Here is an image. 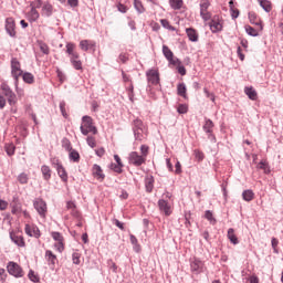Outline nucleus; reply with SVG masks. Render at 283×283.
Segmentation results:
<instances>
[{"instance_id":"obj_34","label":"nucleus","mask_w":283,"mask_h":283,"mask_svg":"<svg viewBox=\"0 0 283 283\" xmlns=\"http://www.w3.org/2000/svg\"><path fill=\"white\" fill-rule=\"evenodd\" d=\"M169 4L172 10H180L185 6V2L182 0H169Z\"/></svg>"},{"instance_id":"obj_41","label":"nucleus","mask_w":283,"mask_h":283,"mask_svg":"<svg viewBox=\"0 0 283 283\" xmlns=\"http://www.w3.org/2000/svg\"><path fill=\"white\" fill-rule=\"evenodd\" d=\"M4 149L8 154V156H14V151H15L17 147L14 146V144H7L4 146Z\"/></svg>"},{"instance_id":"obj_27","label":"nucleus","mask_w":283,"mask_h":283,"mask_svg":"<svg viewBox=\"0 0 283 283\" xmlns=\"http://www.w3.org/2000/svg\"><path fill=\"white\" fill-rule=\"evenodd\" d=\"M186 34H187L189 41H192V42L198 41V31H196V29H193V28L186 29Z\"/></svg>"},{"instance_id":"obj_59","label":"nucleus","mask_w":283,"mask_h":283,"mask_svg":"<svg viewBox=\"0 0 283 283\" xmlns=\"http://www.w3.org/2000/svg\"><path fill=\"white\" fill-rule=\"evenodd\" d=\"M271 244L274 253H277V245L280 244V241L276 238H272Z\"/></svg>"},{"instance_id":"obj_37","label":"nucleus","mask_w":283,"mask_h":283,"mask_svg":"<svg viewBox=\"0 0 283 283\" xmlns=\"http://www.w3.org/2000/svg\"><path fill=\"white\" fill-rule=\"evenodd\" d=\"M22 80L24 81V83L32 85V83H34V75L28 72L22 73Z\"/></svg>"},{"instance_id":"obj_46","label":"nucleus","mask_w":283,"mask_h":283,"mask_svg":"<svg viewBox=\"0 0 283 283\" xmlns=\"http://www.w3.org/2000/svg\"><path fill=\"white\" fill-rule=\"evenodd\" d=\"M81 252H78V251H75L73 254H72V262H73V264H76V265H78V264H81Z\"/></svg>"},{"instance_id":"obj_53","label":"nucleus","mask_w":283,"mask_h":283,"mask_svg":"<svg viewBox=\"0 0 283 283\" xmlns=\"http://www.w3.org/2000/svg\"><path fill=\"white\" fill-rule=\"evenodd\" d=\"M123 167L124 166H119V164L111 165V168L113 169V171H115V174H123Z\"/></svg>"},{"instance_id":"obj_51","label":"nucleus","mask_w":283,"mask_h":283,"mask_svg":"<svg viewBox=\"0 0 283 283\" xmlns=\"http://www.w3.org/2000/svg\"><path fill=\"white\" fill-rule=\"evenodd\" d=\"M209 6H211V2H209V0H201V2H200V11L209 10Z\"/></svg>"},{"instance_id":"obj_33","label":"nucleus","mask_w":283,"mask_h":283,"mask_svg":"<svg viewBox=\"0 0 283 283\" xmlns=\"http://www.w3.org/2000/svg\"><path fill=\"white\" fill-rule=\"evenodd\" d=\"M177 94L178 96H182V98H187V86L185 83L178 84Z\"/></svg>"},{"instance_id":"obj_44","label":"nucleus","mask_w":283,"mask_h":283,"mask_svg":"<svg viewBox=\"0 0 283 283\" xmlns=\"http://www.w3.org/2000/svg\"><path fill=\"white\" fill-rule=\"evenodd\" d=\"M134 6L137 12H139L140 14L145 12V7L143 6V2L140 0H134Z\"/></svg>"},{"instance_id":"obj_57","label":"nucleus","mask_w":283,"mask_h":283,"mask_svg":"<svg viewBox=\"0 0 283 283\" xmlns=\"http://www.w3.org/2000/svg\"><path fill=\"white\" fill-rule=\"evenodd\" d=\"M258 169H262L266 174L269 171V164L266 161H261L258 165Z\"/></svg>"},{"instance_id":"obj_10","label":"nucleus","mask_w":283,"mask_h":283,"mask_svg":"<svg viewBox=\"0 0 283 283\" xmlns=\"http://www.w3.org/2000/svg\"><path fill=\"white\" fill-rule=\"evenodd\" d=\"M52 164L57 171V176H60L61 180L64 181L65 185H67V179H69L67 171L65 170L63 165L59 163V159H56Z\"/></svg>"},{"instance_id":"obj_36","label":"nucleus","mask_w":283,"mask_h":283,"mask_svg":"<svg viewBox=\"0 0 283 283\" xmlns=\"http://www.w3.org/2000/svg\"><path fill=\"white\" fill-rule=\"evenodd\" d=\"M6 97H7V101H8V103H9V105L11 106V107H14V105H17V103H18V98H17V94H14V92L13 93H10L9 95H6Z\"/></svg>"},{"instance_id":"obj_9","label":"nucleus","mask_w":283,"mask_h":283,"mask_svg":"<svg viewBox=\"0 0 283 283\" xmlns=\"http://www.w3.org/2000/svg\"><path fill=\"white\" fill-rule=\"evenodd\" d=\"M34 209L38 211L41 218H45L48 213V203L43 199H36L33 203Z\"/></svg>"},{"instance_id":"obj_2","label":"nucleus","mask_w":283,"mask_h":283,"mask_svg":"<svg viewBox=\"0 0 283 283\" xmlns=\"http://www.w3.org/2000/svg\"><path fill=\"white\" fill-rule=\"evenodd\" d=\"M7 271L9 275H12L13 277H23L25 275V272L23 271V268L19 265V263L10 261L7 264Z\"/></svg>"},{"instance_id":"obj_64","label":"nucleus","mask_w":283,"mask_h":283,"mask_svg":"<svg viewBox=\"0 0 283 283\" xmlns=\"http://www.w3.org/2000/svg\"><path fill=\"white\" fill-rule=\"evenodd\" d=\"M31 6H33L32 8L36 10V8H43V2L41 0H35L31 3Z\"/></svg>"},{"instance_id":"obj_19","label":"nucleus","mask_w":283,"mask_h":283,"mask_svg":"<svg viewBox=\"0 0 283 283\" xmlns=\"http://www.w3.org/2000/svg\"><path fill=\"white\" fill-rule=\"evenodd\" d=\"M42 17H52L54 14V6L50 3V1H46L42 4V11H41Z\"/></svg>"},{"instance_id":"obj_18","label":"nucleus","mask_w":283,"mask_h":283,"mask_svg":"<svg viewBox=\"0 0 283 283\" xmlns=\"http://www.w3.org/2000/svg\"><path fill=\"white\" fill-rule=\"evenodd\" d=\"M66 54H69L70 59H81V55L76 52V44L72 42L66 43Z\"/></svg>"},{"instance_id":"obj_11","label":"nucleus","mask_w":283,"mask_h":283,"mask_svg":"<svg viewBox=\"0 0 283 283\" xmlns=\"http://www.w3.org/2000/svg\"><path fill=\"white\" fill-rule=\"evenodd\" d=\"M24 233L29 235V238H41V230L35 224L27 223L24 227Z\"/></svg>"},{"instance_id":"obj_4","label":"nucleus","mask_w":283,"mask_h":283,"mask_svg":"<svg viewBox=\"0 0 283 283\" xmlns=\"http://www.w3.org/2000/svg\"><path fill=\"white\" fill-rule=\"evenodd\" d=\"M147 159L139 155L137 151H132L128 156L129 165H134V167H140V165H145Z\"/></svg>"},{"instance_id":"obj_24","label":"nucleus","mask_w":283,"mask_h":283,"mask_svg":"<svg viewBox=\"0 0 283 283\" xmlns=\"http://www.w3.org/2000/svg\"><path fill=\"white\" fill-rule=\"evenodd\" d=\"M45 258H46V261L49 262L50 266H56V262H57L56 254H54L50 250H46L45 251Z\"/></svg>"},{"instance_id":"obj_45","label":"nucleus","mask_w":283,"mask_h":283,"mask_svg":"<svg viewBox=\"0 0 283 283\" xmlns=\"http://www.w3.org/2000/svg\"><path fill=\"white\" fill-rule=\"evenodd\" d=\"M160 23H161L163 28H165L166 30H170L171 32H174V30H176V28H174L171 25V23H169V20H167V19H161Z\"/></svg>"},{"instance_id":"obj_26","label":"nucleus","mask_w":283,"mask_h":283,"mask_svg":"<svg viewBox=\"0 0 283 283\" xmlns=\"http://www.w3.org/2000/svg\"><path fill=\"white\" fill-rule=\"evenodd\" d=\"M39 17L41 15L39 14V11L35 8H31L30 12H28L27 14V19L31 21V23L34 21H39Z\"/></svg>"},{"instance_id":"obj_43","label":"nucleus","mask_w":283,"mask_h":283,"mask_svg":"<svg viewBox=\"0 0 283 283\" xmlns=\"http://www.w3.org/2000/svg\"><path fill=\"white\" fill-rule=\"evenodd\" d=\"M54 248L56 251H59V253H63L65 251V241H56L54 243Z\"/></svg>"},{"instance_id":"obj_20","label":"nucleus","mask_w":283,"mask_h":283,"mask_svg":"<svg viewBox=\"0 0 283 283\" xmlns=\"http://www.w3.org/2000/svg\"><path fill=\"white\" fill-rule=\"evenodd\" d=\"M66 149L69 153L70 160H73V163H78L81 160V155L75 149H72V145L66 140Z\"/></svg>"},{"instance_id":"obj_6","label":"nucleus","mask_w":283,"mask_h":283,"mask_svg":"<svg viewBox=\"0 0 283 283\" xmlns=\"http://www.w3.org/2000/svg\"><path fill=\"white\" fill-rule=\"evenodd\" d=\"M190 269L192 273L199 275V273H205L207 266H205V262L200 261V259H193L190 263Z\"/></svg>"},{"instance_id":"obj_49","label":"nucleus","mask_w":283,"mask_h":283,"mask_svg":"<svg viewBox=\"0 0 283 283\" xmlns=\"http://www.w3.org/2000/svg\"><path fill=\"white\" fill-rule=\"evenodd\" d=\"M51 235H52V238H53V240L55 242H63V241H65V239L63 238V234L60 233V232H52Z\"/></svg>"},{"instance_id":"obj_13","label":"nucleus","mask_w":283,"mask_h":283,"mask_svg":"<svg viewBox=\"0 0 283 283\" xmlns=\"http://www.w3.org/2000/svg\"><path fill=\"white\" fill-rule=\"evenodd\" d=\"M6 30L10 36H17V22H14L13 18H7L6 20Z\"/></svg>"},{"instance_id":"obj_22","label":"nucleus","mask_w":283,"mask_h":283,"mask_svg":"<svg viewBox=\"0 0 283 283\" xmlns=\"http://www.w3.org/2000/svg\"><path fill=\"white\" fill-rule=\"evenodd\" d=\"M41 174L43 176V179L46 181V182H50V179L52 178V169L50 168V166L48 165H43L41 167Z\"/></svg>"},{"instance_id":"obj_52","label":"nucleus","mask_w":283,"mask_h":283,"mask_svg":"<svg viewBox=\"0 0 283 283\" xmlns=\"http://www.w3.org/2000/svg\"><path fill=\"white\" fill-rule=\"evenodd\" d=\"M86 143H87L88 147H92V149H94V147H96V138L93 136H88L86 138Z\"/></svg>"},{"instance_id":"obj_21","label":"nucleus","mask_w":283,"mask_h":283,"mask_svg":"<svg viewBox=\"0 0 283 283\" xmlns=\"http://www.w3.org/2000/svg\"><path fill=\"white\" fill-rule=\"evenodd\" d=\"M96 48V42L92 40H82L80 42V49L83 50V52H87L88 50H94Z\"/></svg>"},{"instance_id":"obj_8","label":"nucleus","mask_w":283,"mask_h":283,"mask_svg":"<svg viewBox=\"0 0 283 283\" xmlns=\"http://www.w3.org/2000/svg\"><path fill=\"white\" fill-rule=\"evenodd\" d=\"M146 76L149 85H158V83H160V73H158L156 69H150L146 73Z\"/></svg>"},{"instance_id":"obj_28","label":"nucleus","mask_w":283,"mask_h":283,"mask_svg":"<svg viewBox=\"0 0 283 283\" xmlns=\"http://www.w3.org/2000/svg\"><path fill=\"white\" fill-rule=\"evenodd\" d=\"M259 4L261 6V8L265 11V12H271V10H273V3L271 2V0H258Z\"/></svg>"},{"instance_id":"obj_35","label":"nucleus","mask_w":283,"mask_h":283,"mask_svg":"<svg viewBox=\"0 0 283 283\" xmlns=\"http://www.w3.org/2000/svg\"><path fill=\"white\" fill-rule=\"evenodd\" d=\"M242 198L245 200V202H251V200L255 198V193H253L252 190H244Z\"/></svg>"},{"instance_id":"obj_48","label":"nucleus","mask_w":283,"mask_h":283,"mask_svg":"<svg viewBox=\"0 0 283 283\" xmlns=\"http://www.w3.org/2000/svg\"><path fill=\"white\" fill-rule=\"evenodd\" d=\"M140 154H142V157L147 160V156H149V146L142 145L140 146Z\"/></svg>"},{"instance_id":"obj_14","label":"nucleus","mask_w":283,"mask_h":283,"mask_svg":"<svg viewBox=\"0 0 283 283\" xmlns=\"http://www.w3.org/2000/svg\"><path fill=\"white\" fill-rule=\"evenodd\" d=\"M92 176L103 182L105 180V174L103 172V168L98 164H94L92 167Z\"/></svg>"},{"instance_id":"obj_29","label":"nucleus","mask_w":283,"mask_h":283,"mask_svg":"<svg viewBox=\"0 0 283 283\" xmlns=\"http://www.w3.org/2000/svg\"><path fill=\"white\" fill-rule=\"evenodd\" d=\"M244 93L250 98V101H258V92L253 87H245Z\"/></svg>"},{"instance_id":"obj_40","label":"nucleus","mask_w":283,"mask_h":283,"mask_svg":"<svg viewBox=\"0 0 283 283\" xmlns=\"http://www.w3.org/2000/svg\"><path fill=\"white\" fill-rule=\"evenodd\" d=\"M0 90L3 92L4 96H8L13 93L12 88H10V86L7 83H2L0 85Z\"/></svg>"},{"instance_id":"obj_25","label":"nucleus","mask_w":283,"mask_h":283,"mask_svg":"<svg viewBox=\"0 0 283 283\" xmlns=\"http://www.w3.org/2000/svg\"><path fill=\"white\" fill-rule=\"evenodd\" d=\"M136 140L143 142L147 138V128L134 129Z\"/></svg>"},{"instance_id":"obj_38","label":"nucleus","mask_w":283,"mask_h":283,"mask_svg":"<svg viewBox=\"0 0 283 283\" xmlns=\"http://www.w3.org/2000/svg\"><path fill=\"white\" fill-rule=\"evenodd\" d=\"M66 209L71 211V213L77 218L78 211H76V205L73 201L66 202Z\"/></svg>"},{"instance_id":"obj_47","label":"nucleus","mask_w":283,"mask_h":283,"mask_svg":"<svg viewBox=\"0 0 283 283\" xmlns=\"http://www.w3.org/2000/svg\"><path fill=\"white\" fill-rule=\"evenodd\" d=\"M130 243L135 247V251H140V245L138 244V239L136 238V235L130 234Z\"/></svg>"},{"instance_id":"obj_42","label":"nucleus","mask_w":283,"mask_h":283,"mask_svg":"<svg viewBox=\"0 0 283 283\" xmlns=\"http://www.w3.org/2000/svg\"><path fill=\"white\" fill-rule=\"evenodd\" d=\"M18 180L20 185H28V180H30V177H28V174L22 172L18 176Z\"/></svg>"},{"instance_id":"obj_12","label":"nucleus","mask_w":283,"mask_h":283,"mask_svg":"<svg viewBox=\"0 0 283 283\" xmlns=\"http://www.w3.org/2000/svg\"><path fill=\"white\" fill-rule=\"evenodd\" d=\"M248 17L252 25H256L259 30H264V24L262 22V19L258 17V13H255L254 11H250Z\"/></svg>"},{"instance_id":"obj_5","label":"nucleus","mask_w":283,"mask_h":283,"mask_svg":"<svg viewBox=\"0 0 283 283\" xmlns=\"http://www.w3.org/2000/svg\"><path fill=\"white\" fill-rule=\"evenodd\" d=\"M10 239L17 244V247H25V239L19 229L10 231Z\"/></svg>"},{"instance_id":"obj_50","label":"nucleus","mask_w":283,"mask_h":283,"mask_svg":"<svg viewBox=\"0 0 283 283\" xmlns=\"http://www.w3.org/2000/svg\"><path fill=\"white\" fill-rule=\"evenodd\" d=\"M134 129H147V127H145V124H143V120L135 119L134 120Z\"/></svg>"},{"instance_id":"obj_55","label":"nucleus","mask_w":283,"mask_h":283,"mask_svg":"<svg viewBox=\"0 0 283 283\" xmlns=\"http://www.w3.org/2000/svg\"><path fill=\"white\" fill-rule=\"evenodd\" d=\"M178 114H187L189 112V107L185 104H181L177 108Z\"/></svg>"},{"instance_id":"obj_7","label":"nucleus","mask_w":283,"mask_h":283,"mask_svg":"<svg viewBox=\"0 0 283 283\" xmlns=\"http://www.w3.org/2000/svg\"><path fill=\"white\" fill-rule=\"evenodd\" d=\"M163 54L165 59H167V61L170 63V65H180V60L174 56V52L171 49H169V46H163Z\"/></svg>"},{"instance_id":"obj_58","label":"nucleus","mask_w":283,"mask_h":283,"mask_svg":"<svg viewBox=\"0 0 283 283\" xmlns=\"http://www.w3.org/2000/svg\"><path fill=\"white\" fill-rule=\"evenodd\" d=\"M200 15L201 19H203V21H209V19H211V13L209 11H200Z\"/></svg>"},{"instance_id":"obj_61","label":"nucleus","mask_w":283,"mask_h":283,"mask_svg":"<svg viewBox=\"0 0 283 283\" xmlns=\"http://www.w3.org/2000/svg\"><path fill=\"white\" fill-rule=\"evenodd\" d=\"M8 279V274L6 273V269L0 268V282H6Z\"/></svg>"},{"instance_id":"obj_62","label":"nucleus","mask_w":283,"mask_h":283,"mask_svg":"<svg viewBox=\"0 0 283 283\" xmlns=\"http://www.w3.org/2000/svg\"><path fill=\"white\" fill-rule=\"evenodd\" d=\"M60 109H61L62 116H64V118H67V112L65 111V102L60 103Z\"/></svg>"},{"instance_id":"obj_30","label":"nucleus","mask_w":283,"mask_h":283,"mask_svg":"<svg viewBox=\"0 0 283 283\" xmlns=\"http://www.w3.org/2000/svg\"><path fill=\"white\" fill-rule=\"evenodd\" d=\"M70 62L74 70H83V62L81 61V57H70Z\"/></svg>"},{"instance_id":"obj_39","label":"nucleus","mask_w":283,"mask_h":283,"mask_svg":"<svg viewBox=\"0 0 283 283\" xmlns=\"http://www.w3.org/2000/svg\"><path fill=\"white\" fill-rule=\"evenodd\" d=\"M203 129L207 134H211L213 132V122L211 119H207L203 125Z\"/></svg>"},{"instance_id":"obj_54","label":"nucleus","mask_w":283,"mask_h":283,"mask_svg":"<svg viewBox=\"0 0 283 283\" xmlns=\"http://www.w3.org/2000/svg\"><path fill=\"white\" fill-rule=\"evenodd\" d=\"M195 157L198 163L205 160V153L200 150H195Z\"/></svg>"},{"instance_id":"obj_56","label":"nucleus","mask_w":283,"mask_h":283,"mask_svg":"<svg viewBox=\"0 0 283 283\" xmlns=\"http://www.w3.org/2000/svg\"><path fill=\"white\" fill-rule=\"evenodd\" d=\"M175 65H177V70L181 76H185L187 74V69H185V66H182L181 62H179V64H175Z\"/></svg>"},{"instance_id":"obj_16","label":"nucleus","mask_w":283,"mask_h":283,"mask_svg":"<svg viewBox=\"0 0 283 283\" xmlns=\"http://www.w3.org/2000/svg\"><path fill=\"white\" fill-rule=\"evenodd\" d=\"M210 30L211 32H221L222 30V21L220 20V17L214 15L210 22Z\"/></svg>"},{"instance_id":"obj_1","label":"nucleus","mask_w":283,"mask_h":283,"mask_svg":"<svg viewBox=\"0 0 283 283\" xmlns=\"http://www.w3.org/2000/svg\"><path fill=\"white\" fill-rule=\"evenodd\" d=\"M80 129L83 136H87V134L96 136V134H98V129L94 126V119L87 115L82 117Z\"/></svg>"},{"instance_id":"obj_3","label":"nucleus","mask_w":283,"mask_h":283,"mask_svg":"<svg viewBox=\"0 0 283 283\" xmlns=\"http://www.w3.org/2000/svg\"><path fill=\"white\" fill-rule=\"evenodd\" d=\"M11 75L15 83H19V78L23 76V70L21 69V62L17 57L11 59Z\"/></svg>"},{"instance_id":"obj_63","label":"nucleus","mask_w":283,"mask_h":283,"mask_svg":"<svg viewBox=\"0 0 283 283\" xmlns=\"http://www.w3.org/2000/svg\"><path fill=\"white\" fill-rule=\"evenodd\" d=\"M117 9L119 12H122L123 14H125V12H127L128 8L127 6L123 4V3H118L117 4Z\"/></svg>"},{"instance_id":"obj_60","label":"nucleus","mask_w":283,"mask_h":283,"mask_svg":"<svg viewBox=\"0 0 283 283\" xmlns=\"http://www.w3.org/2000/svg\"><path fill=\"white\" fill-rule=\"evenodd\" d=\"M29 280H31V282H39V275H36L34 271L31 270L29 272Z\"/></svg>"},{"instance_id":"obj_31","label":"nucleus","mask_w":283,"mask_h":283,"mask_svg":"<svg viewBox=\"0 0 283 283\" xmlns=\"http://www.w3.org/2000/svg\"><path fill=\"white\" fill-rule=\"evenodd\" d=\"M228 239L232 244H238V237L235 235V230L233 228L228 230Z\"/></svg>"},{"instance_id":"obj_23","label":"nucleus","mask_w":283,"mask_h":283,"mask_svg":"<svg viewBox=\"0 0 283 283\" xmlns=\"http://www.w3.org/2000/svg\"><path fill=\"white\" fill-rule=\"evenodd\" d=\"M244 30L247 34H249V36H260V32L263 31V30H260V27L253 28L249 24L244 27Z\"/></svg>"},{"instance_id":"obj_17","label":"nucleus","mask_w":283,"mask_h":283,"mask_svg":"<svg viewBox=\"0 0 283 283\" xmlns=\"http://www.w3.org/2000/svg\"><path fill=\"white\" fill-rule=\"evenodd\" d=\"M22 208H21V201H19V197H13V200L11 202V213L13 216H19L22 213Z\"/></svg>"},{"instance_id":"obj_32","label":"nucleus","mask_w":283,"mask_h":283,"mask_svg":"<svg viewBox=\"0 0 283 283\" xmlns=\"http://www.w3.org/2000/svg\"><path fill=\"white\" fill-rule=\"evenodd\" d=\"M146 191L151 193L154 191V177H147L145 180Z\"/></svg>"},{"instance_id":"obj_15","label":"nucleus","mask_w":283,"mask_h":283,"mask_svg":"<svg viewBox=\"0 0 283 283\" xmlns=\"http://www.w3.org/2000/svg\"><path fill=\"white\" fill-rule=\"evenodd\" d=\"M159 211L164 213V216H169L172 213L171 203L167 202L165 199H160L158 201Z\"/></svg>"}]
</instances>
